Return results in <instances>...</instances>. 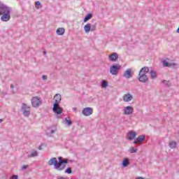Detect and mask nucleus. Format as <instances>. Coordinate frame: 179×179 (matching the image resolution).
Instances as JSON below:
<instances>
[{"label": "nucleus", "mask_w": 179, "mask_h": 179, "mask_svg": "<svg viewBox=\"0 0 179 179\" xmlns=\"http://www.w3.org/2000/svg\"><path fill=\"white\" fill-rule=\"evenodd\" d=\"M55 103H53V113L59 115L62 114V108L59 106V103H61V94H56L54 96Z\"/></svg>", "instance_id": "obj_1"}, {"label": "nucleus", "mask_w": 179, "mask_h": 179, "mask_svg": "<svg viewBox=\"0 0 179 179\" xmlns=\"http://www.w3.org/2000/svg\"><path fill=\"white\" fill-rule=\"evenodd\" d=\"M58 160L59 162L57 164H55V169L58 171H64V170H65V167H66V164H68V161L62 157H59Z\"/></svg>", "instance_id": "obj_2"}, {"label": "nucleus", "mask_w": 179, "mask_h": 179, "mask_svg": "<svg viewBox=\"0 0 179 179\" xmlns=\"http://www.w3.org/2000/svg\"><path fill=\"white\" fill-rule=\"evenodd\" d=\"M121 69V65L119 64H113L110 66L109 69V72L110 75L117 76L118 75V72Z\"/></svg>", "instance_id": "obj_3"}, {"label": "nucleus", "mask_w": 179, "mask_h": 179, "mask_svg": "<svg viewBox=\"0 0 179 179\" xmlns=\"http://www.w3.org/2000/svg\"><path fill=\"white\" fill-rule=\"evenodd\" d=\"M21 110L24 117H29V115H30V106H27V104L22 103Z\"/></svg>", "instance_id": "obj_4"}, {"label": "nucleus", "mask_w": 179, "mask_h": 179, "mask_svg": "<svg viewBox=\"0 0 179 179\" xmlns=\"http://www.w3.org/2000/svg\"><path fill=\"white\" fill-rule=\"evenodd\" d=\"M6 13H10V8L8 7V6L3 3H1L0 4V16Z\"/></svg>", "instance_id": "obj_5"}, {"label": "nucleus", "mask_w": 179, "mask_h": 179, "mask_svg": "<svg viewBox=\"0 0 179 179\" xmlns=\"http://www.w3.org/2000/svg\"><path fill=\"white\" fill-rule=\"evenodd\" d=\"M31 103L33 107H38L39 106H41V98L34 96L31 100Z\"/></svg>", "instance_id": "obj_6"}, {"label": "nucleus", "mask_w": 179, "mask_h": 179, "mask_svg": "<svg viewBox=\"0 0 179 179\" xmlns=\"http://www.w3.org/2000/svg\"><path fill=\"white\" fill-rule=\"evenodd\" d=\"M83 115H85V117H89V115H92L93 114V108L88 107L85 108L82 111Z\"/></svg>", "instance_id": "obj_7"}, {"label": "nucleus", "mask_w": 179, "mask_h": 179, "mask_svg": "<svg viewBox=\"0 0 179 179\" xmlns=\"http://www.w3.org/2000/svg\"><path fill=\"white\" fill-rule=\"evenodd\" d=\"M134 113V108L132 106H126L123 109V114L124 115H131Z\"/></svg>", "instance_id": "obj_8"}, {"label": "nucleus", "mask_w": 179, "mask_h": 179, "mask_svg": "<svg viewBox=\"0 0 179 179\" xmlns=\"http://www.w3.org/2000/svg\"><path fill=\"white\" fill-rule=\"evenodd\" d=\"M138 80L141 82V83H146L147 82H149V78H148V76L146 74H142L138 73Z\"/></svg>", "instance_id": "obj_9"}, {"label": "nucleus", "mask_w": 179, "mask_h": 179, "mask_svg": "<svg viewBox=\"0 0 179 179\" xmlns=\"http://www.w3.org/2000/svg\"><path fill=\"white\" fill-rule=\"evenodd\" d=\"M138 136V134L135 131H129L127 134V141H134Z\"/></svg>", "instance_id": "obj_10"}, {"label": "nucleus", "mask_w": 179, "mask_h": 179, "mask_svg": "<svg viewBox=\"0 0 179 179\" xmlns=\"http://www.w3.org/2000/svg\"><path fill=\"white\" fill-rule=\"evenodd\" d=\"M132 73H134L132 70L131 69H128L124 71L123 78H125L126 79H131L133 76Z\"/></svg>", "instance_id": "obj_11"}, {"label": "nucleus", "mask_w": 179, "mask_h": 179, "mask_svg": "<svg viewBox=\"0 0 179 179\" xmlns=\"http://www.w3.org/2000/svg\"><path fill=\"white\" fill-rule=\"evenodd\" d=\"M109 61L111 62H115V61H118V54L117 52H113L108 56Z\"/></svg>", "instance_id": "obj_12"}, {"label": "nucleus", "mask_w": 179, "mask_h": 179, "mask_svg": "<svg viewBox=\"0 0 179 179\" xmlns=\"http://www.w3.org/2000/svg\"><path fill=\"white\" fill-rule=\"evenodd\" d=\"M132 99H134V96L129 93L125 94L123 96V101H125L126 103L131 101Z\"/></svg>", "instance_id": "obj_13"}, {"label": "nucleus", "mask_w": 179, "mask_h": 179, "mask_svg": "<svg viewBox=\"0 0 179 179\" xmlns=\"http://www.w3.org/2000/svg\"><path fill=\"white\" fill-rule=\"evenodd\" d=\"M1 19L2 22H9L10 20V13L1 14Z\"/></svg>", "instance_id": "obj_14"}, {"label": "nucleus", "mask_w": 179, "mask_h": 179, "mask_svg": "<svg viewBox=\"0 0 179 179\" xmlns=\"http://www.w3.org/2000/svg\"><path fill=\"white\" fill-rule=\"evenodd\" d=\"M162 65L164 68H169L170 66H176L177 64L176 63H169L167 60H162Z\"/></svg>", "instance_id": "obj_15"}, {"label": "nucleus", "mask_w": 179, "mask_h": 179, "mask_svg": "<svg viewBox=\"0 0 179 179\" xmlns=\"http://www.w3.org/2000/svg\"><path fill=\"white\" fill-rule=\"evenodd\" d=\"M48 164L49 166H54V168L55 169V164L56 166L58 164V160H57L55 157H52L48 161Z\"/></svg>", "instance_id": "obj_16"}, {"label": "nucleus", "mask_w": 179, "mask_h": 179, "mask_svg": "<svg viewBox=\"0 0 179 179\" xmlns=\"http://www.w3.org/2000/svg\"><path fill=\"white\" fill-rule=\"evenodd\" d=\"M149 73V67L148 66H144L143 68H141V69L139 71L138 73H141V75H146L147 73Z\"/></svg>", "instance_id": "obj_17"}, {"label": "nucleus", "mask_w": 179, "mask_h": 179, "mask_svg": "<svg viewBox=\"0 0 179 179\" xmlns=\"http://www.w3.org/2000/svg\"><path fill=\"white\" fill-rule=\"evenodd\" d=\"M92 29V24L88 23L84 26V31L85 33H90Z\"/></svg>", "instance_id": "obj_18"}, {"label": "nucleus", "mask_w": 179, "mask_h": 179, "mask_svg": "<svg viewBox=\"0 0 179 179\" xmlns=\"http://www.w3.org/2000/svg\"><path fill=\"white\" fill-rule=\"evenodd\" d=\"M56 33L58 34V36H64V33H65V29L59 28L57 29Z\"/></svg>", "instance_id": "obj_19"}, {"label": "nucleus", "mask_w": 179, "mask_h": 179, "mask_svg": "<svg viewBox=\"0 0 179 179\" xmlns=\"http://www.w3.org/2000/svg\"><path fill=\"white\" fill-rule=\"evenodd\" d=\"M93 17V14L92 13H88L84 18V23H86L88 20H90Z\"/></svg>", "instance_id": "obj_20"}, {"label": "nucleus", "mask_w": 179, "mask_h": 179, "mask_svg": "<svg viewBox=\"0 0 179 179\" xmlns=\"http://www.w3.org/2000/svg\"><path fill=\"white\" fill-rule=\"evenodd\" d=\"M129 162H128V158H124L122 162V167H128Z\"/></svg>", "instance_id": "obj_21"}, {"label": "nucleus", "mask_w": 179, "mask_h": 179, "mask_svg": "<svg viewBox=\"0 0 179 179\" xmlns=\"http://www.w3.org/2000/svg\"><path fill=\"white\" fill-rule=\"evenodd\" d=\"M169 146V148H171V149H174V148H177V142L170 141Z\"/></svg>", "instance_id": "obj_22"}, {"label": "nucleus", "mask_w": 179, "mask_h": 179, "mask_svg": "<svg viewBox=\"0 0 179 179\" xmlns=\"http://www.w3.org/2000/svg\"><path fill=\"white\" fill-rule=\"evenodd\" d=\"M150 75L151 79H155L157 77V74L156 73V71L153 70L150 71Z\"/></svg>", "instance_id": "obj_23"}, {"label": "nucleus", "mask_w": 179, "mask_h": 179, "mask_svg": "<svg viewBox=\"0 0 179 179\" xmlns=\"http://www.w3.org/2000/svg\"><path fill=\"white\" fill-rule=\"evenodd\" d=\"M145 138H146V136L141 135L138 138H136V139L138 142H144L145 141Z\"/></svg>", "instance_id": "obj_24"}, {"label": "nucleus", "mask_w": 179, "mask_h": 179, "mask_svg": "<svg viewBox=\"0 0 179 179\" xmlns=\"http://www.w3.org/2000/svg\"><path fill=\"white\" fill-rule=\"evenodd\" d=\"M101 87H103V89H106V87H107V86H108V83L107 81H106L105 80H103L101 83Z\"/></svg>", "instance_id": "obj_25"}, {"label": "nucleus", "mask_w": 179, "mask_h": 179, "mask_svg": "<svg viewBox=\"0 0 179 179\" xmlns=\"http://www.w3.org/2000/svg\"><path fill=\"white\" fill-rule=\"evenodd\" d=\"M37 156H38V153L37 152V151H34L31 154L28 155V157H37Z\"/></svg>", "instance_id": "obj_26"}, {"label": "nucleus", "mask_w": 179, "mask_h": 179, "mask_svg": "<svg viewBox=\"0 0 179 179\" xmlns=\"http://www.w3.org/2000/svg\"><path fill=\"white\" fill-rule=\"evenodd\" d=\"M65 120H66V124L69 125V127H71V125H72V120H71L69 117H66Z\"/></svg>", "instance_id": "obj_27"}, {"label": "nucleus", "mask_w": 179, "mask_h": 179, "mask_svg": "<svg viewBox=\"0 0 179 179\" xmlns=\"http://www.w3.org/2000/svg\"><path fill=\"white\" fill-rule=\"evenodd\" d=\"M55 132H57V129H52L51 127L48 129V134H54Z\"/></svg>", "instance_id": "obj_28"}, {"label": "nucleus", "mask_w": 179, "mask_h": 179, "mask_svg": "<svg viewBox=\"0 0 179 179\" xmlns=\"http://www.w3.org/2000/svg\"><path fill=\"white\" fill-rule=\"evenodd\" d=\"M130 153H136L138 152V148H135L134 147H131L129 150Z\"/></svg>", "instance_id": "obj_29"}, {"label": "nucleus", "mask_w": 179, "mask_h": 179, "mask_svg": "<svg viewBox=\"0 0 179 179\" xmlns=\"http://www.w3.org/2000/svg\"><path fill=\"white\" fill-rule=\"evenodd\" d=\"M66 174H72V168L69 167L65 170Z\"/></svg>", "instance_id": "obj_30"}, {"label": "nucleus", "mask_w": 179, "mask_h": 179, "mask_svg": "<svg viewBox=\"0 0 179 179\" xmlns=\"http://www.w3.org/2000/svg\"><path fill=\"white\" fill-rule=\"evenodd\" d=\"M40 5H41V2H40V1H36V3H35V7L36 8V9H38V6H40Z\"/></svg>", "instance_id": "obj_31"}, {"label": "nucleus", "mask_w": 179, "mask_h": 179, "mask_svg": "<svg viewBox=\"0 0 179 179\" xmlns=\"http://www.w3.org/2000/svg\"><path fill=\"white\" fill-rule=\"evenodd\" d=\"M96 31V25H92L91 24V31Z\"/></svg>", "instance_id": "obj_32"}, {"label": "nucleus", "mask_w": 179, "mask_h": 179, "mask_svg": "<svg viewBox=\"0 0 179 179\" xmlns=\"http://www.w3.org/2000/svg\"><path fill=\"white\" fill-rule=\"evenodd\" d=\"M10 179H19V176L17 175H13Z\"/></svg>", "instance_id": "obj_33"}, {"label": "nucleus", "mask_w": 179, "mask_h": 179, "mask_svg": "<svg viewBox=\"0 0 179 179\" xmlns=\"http://www.w3.org/2000/svg\"><path fill=\"white\" fill-rule=\"evenodd\" d=\"M27 167H29L28 165H23V166H22V170H26V169H27Z\"/></svg>", "instance_id": "obj_34"}, {"label": "nucleus", "mask_w": 179, "mask_h": 179, "mask_svg": "<svg viewBox=\"0 0 179 179\" xmlns=\"http://www.w3.org/2000/svg\"><path fill=\"white\" fill-rule=\"evenodd\" d=\"M42 79L43 80H47V76L45 75L42 76Z\"/></svg>", "instance_id": "obj_35"}, {"label": "nucleus", "mask_w": 179, "mask_h": 179, "mask_svg": "<svg viewBox=\"0 0 179 179\" xmlns=\"http://www.w3.org/2000/svg\"><path fill=\"white\" fill-rule=\"evenodd\" d=\"M138 143H139V141H137V138H136L135 141L133 142V143H134L135 145L138 144Z\"/></svg>", "instance_id": "obj_36"}, {"label": "nucleus", "mask_w": 179, "mask_h": 179, "mask_svg": "<svg viewBox=\"0 0 179 179\" xmlns=\"http://www.w3.org/2000/svg\"><path fill=\"white\" fill-rule=\"evenodd\" d=\"M10 88H11V89H14V88H15V85H14L13 84H11Z\"/></svg>", "instance_id": "obj_37"}, {"label": "nucleus", "mask_w": 179, "mask_h": 179, "mask_svg": "<svg viewBox=\"0 0 179 179\" xmlns=\"http://www.w3.org/2000/svg\"><path fill=\"white\" fill-rule=\"evenodd\" d=\"M38 150H43V148H42V145H39V147H38Z\"/></svg>", "instance_id": "obj_38"}, {"label": "nucleus", "mask_w": 179, "mask_h": 179, "mask_svg": "<svg viewBox=\"0 0 179 179\" xmlns=\"http://www.w3.org/2000/svg\"><path fill=\"white\" fill-rule=\"evenodd\" d=\"M57 179H66L65 178L62 177V176H60Z\"/></svg>", "instance_id": "obj_39"}, {"label": "nucleus", "mask_w": 179, "mask_h": 179, "mask_svg": "<svg viewBox=\"0 0 179 179\" xmlns=\"http://www.w3.org/2000/svg\"><path fill=\"white\" fill-rule=\"evenodd\" d=\"M165 86H170V85H169V82H166V83H165Z\"/></svg>", "instance_id": "obj_40"}, {"label": "nucleus", "mask_w": 179, "mask_h": 179, "mask_svg": "<svg viewBox=\"0 0 179 179\" xmlns=\"http://www.w3.org/2000/svg\"><path fill=\"white\" fill-rule=\"evenodd\" d=\"M136 179H145V178H143V177H138Z\"/></svg>", "instance_id": "obj_41"}, {"label": "nucleus", "mask_w": 179, "mask_h": 179, "mask_svg": "<svg viewBox=\"0 0 179 179\" xmlns=\"http://www.w3.org/2000/svg\"><path fill=\"white\" fill-rule=\"evenodd\" d=\"M43 55H47V52L43 51Z\"/></svg>", "instance_id": "obj_42"}, {"label": "nucleus", "mask_w": 179, "mask_h": 179, "mask_svg": "<svg viewBox=\"0 0 179 179\" xmlns=\"http://www.w3.org/2000/svg\"><path fill=\"white\" fill-rule=\"evenodd\" d=\"M3 122V119H0V124L1 122Z\"/></svg>", "instance_id": "obj_43"}, {"label": "nucleus", "mask_w": 179, "mask_h": 179, "mask_svg": "<svg viewBox=\"0 0 179 179\" xmlns=\"http://www.w3.org/2000/svg\"><path fill=\"white\" fill-rule=\"evenodd\" d=\"M176 33H179V27H178V29L176 30Z\"/></svg>", "instance_id": "obj_44"}, {"label": "nucleus", "mask_w": 179, "mask_h": 179, "mask_svg": "<svg viewBox=\"0 0 179 179\" xmlns=\"http://www.w3.org/2000/svg\"><path fill=\"white\" fill-rule=\"evenodd\" d=\"M73 111H76V108H73Z\"/></svg>", "instance_id": "obj_45"}, {"label": "nucleus", "mask_w": 179, "mask_h": 179, "mask_svg": "<svg viewBox=\"0 0 179 179\" xmlns=\"http://www.w3.org/2000/svg\"><path fill=\"white\" fill-rule=\"evenodd\" d=\"M166 80H162V83H166Z\"/></svg>", "instance_id": "obj_46"}, {"label": "nucleus", "mask_w": 179, "mask_h": 179, "mask_svg": "<svg viewBox=\"0 0 179 179\" xmlns=\"http://www.w3.org/2000/svg\"><path fill=\"white\" fill-rule=\"evenodd\" d=\"M70 162L72 163V160H70Z\"/></svg>", "instance_id": "obj_47"}]
</instances>
